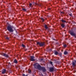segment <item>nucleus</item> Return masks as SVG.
Instances as JSON below:
<instances>
[{
    "label": "nucleus",
    "instance_id": "obj_1",
    "mask_svg": "<svg viewBox=\"0 0 76 76\" xmlns=\"http://www.w3.org/2000/svg\"><path fill=\"white\" fill-rule=\"evenodd\" d=\"M34 66L36 69H38L39 70H42L43 72H45L46 70L44 67H41L40 65L38 63H36L34 64Z\"/></svg>",
    "mask_w": 76,
    "mask_h": 76
},
{
    "label": "nucleus",
    "instance_id": "obj_2",
    "mask_svg": "<svg viewBox=\"0 0 76 76\" xmlns=\"http://www.w3.org/2000/svg\"><path fill=\"white\" fill-rule=\"evenodd\" d=\"M7 29L10 32H12L13 31V27L12 26H8L7 27Z\"/></svg>",
    "mask_w": 76,
    "mask_h": 76
},
{
    "label": "nucleus",
    "instance_id": "obj_3",
    "mask_svg": "<svg viewBox=\"0 0 76 76\" xmlns=\"http://www.w3.org/2000/svg\"><path fill=\"white\" fill-rule=\"evenodd\" d=\"M37 44L38 45H39L40 47H42V46H43V45H44V43H40L39 42H38Z\"/></svg>",
    "mask_w": 76,
    "mask_h": 76
},
{
    "label": "nucleus",
    "instance_id": "obj_4",
    "mask_svg": "<svg viewBox=\"0 0 76 76\" xmlns=\"http://www.w3.org/2000/svg\"><path fill=\"white\" fill-rule=\"evenodd\" d=\"M70 33L71 35L72 36H75V35H76V34L74 33L73 31H70Z\"/></svg>",
    "mask_w": 76,
    "mask_h": 76
},
{
    "label": "nucleus",
    "instance_id": "obj_5",
    "mask_svg": "<svg viewBox=\"0 0 76 76\" xmlns=\"http://www.w3.org/2000/svg\"><path fill=\"white\" fill-rule=\"evenodd\" d=\"M35 58V57L33 56H32L31 57V58H30V60L31 61H35V59H34V58Z\"/></svg>",
    "mask_w": 76,
    "mask_h": 76
},
{
    "label": "nucleus",
    "instance_id": "obj_6",
    "mask_svg": "<svg viewBox=\"0 0 76 76\" xmlns=\"http://www.w3.org/2000/svg\"><path fill=\"white\" fill-rule=\"evenodd\" d=\"M76 60L72 62V64L74 67H75V66H76Z\"/></svg>",
    "mask_w": 76,
    "mask_h": 76
},
{
    "label": "nucleus",
    "instance_id": "obj_7",
    "mask_svg": "<svg viewBox=\"0 0 76 76\" xmlns=\"http://www.w3.org/2000/svg\"><path fill=\"white\" fill-rule=\"evenodd\" d=\"M49 69L51 72H53L54 71V68L53 67L50 68Z\"/></svg>",
    "mask_w": 76,
    "mask_h": 76
},
{
    "label": "nucleus",
    "instance_id": "obj_8",
    "mask_svg": "<svg viewBox=\"0 0 76 76\" xmlns=\"http://www.w3.org/2000/svg\"><path fill=\"white\" fill-rule=\"evenodd\" d=\"M2 56H4L6 57H9V56L8 55H7L4 53H2Z\"/></svg>",
    "mask_w": 76,
    "mask_h": 76
},
{
    "label": "nucleus",
    "instance_id": "obj_9",
    "mask_svg": "<svg viewBox=\"0 0 76 76\" xmlns=\"http://www.w3.org/2000/svg\"><path fill=\"white\" fill-rule=\"evenodd\" d=\"M6 69H3L2 70V74H4V73H6Z\"/></svg>",
    "mask_w": 76,
    "mask_h": 76
},
{
    "label": "nucleus",
    "instance_id": "obj_10",
    "mask_svg": "<svg viewBox=\"0 0 76 76\" xmlns=\"http://www.w3.org/2000/svg\"><path fill=\"white\" fill-rule=\"evenodd\" d=\"M68 54L67 52L65 51L64 52V55H67Z\"/></svg>",
    "mask_w": 76,
    "mask_h": 76
},
{
    "label": "nucleus",
    "instance_id": "obj_11",
    "mask_svg": "<svg viewBox=\"0 0 76 76\" xmlns=\"http://www.w3.org/2000/svg\"><path fill=\"white\" fill-rule=\"evenodd\" d=\"M14 63H18V61H17V60H16V59H15V60H14Z\"/></svg>",
    "mask_w": 76,
    "mask_h": 76
},
{
    "label": "nucleus",
    "instance_id": "obj_12",
    "mask_svg": "<svg viewBox=\"0 0 76 76\" xmlns=\"http://www.w3.org/2000/svg\"><path fill=\"white\" fill-rule=\"evenodd\" d=\"M61 26L62 27H63V28H64V24H61Z\"/></svg>",
    "mask_w": 76,
    "mask_h": 76
},
{
    "label": "nucleus",
    "instance_id": "obj_13",
    "mask_svg": "<svg viewBox=\"0 0 76 76\" xmlns=\"http://www.w3.org/2000/svg\"><path fill=\"white\" fill-rule=\"evenodd\" d=\"M55 55H57V54H58V52L57 51H55Z\"/></svg>",
    "mask_w": 76,
    "mask_h": 76
},
{
    "label": "nucleus",
    "instance_id": "obj_14",
    "mask_svg": "<svg viewBox=\"0 0 76 76\" xmlns=\"http://www.w3.org/2000/svg\"><path fill=\"white\" fill-rule=\"evenodd\" d=\"M45 28L46 29H47V28H48V27H47V25H45Z\"/></svg>",
    "mask_w": 76,
    "mask_h": 76
},
{
    "label": "nucleus",
    "instance_id": "obj_15",
    "mask_svg": "<svg viewBox=\"0 0 76 76\" xmlns=\"http://www.w3.org/2000/svg\"><path fill=\"white\" fill-rule=\"evenodd\" d=\"M61 21H62V22H63L64 23V22H66V21L63 20H62Z\"/></svg>",
    "mask_w": 76,
    "mask_h": 76
},
{
    "label": "nucleus",
    "instance_id": "obj_16",
    "mask_svg": "<svg viewBox=\"0 0 76 76\" xmlns=\"http://www.w3.org/2000/svg\"><path fill=\"white\" fill-rule=\"evenodd\" d=\"M28 73H31V70H30V69H29L28 70Z\"/></svg>",
    "mask_w": 76,
    "mask_h": 76
},
{
    "label": "nucleus",
    "instance_id": "obj_17",
    "mask_svg": "<svg viewBox=\"0 0 76 76\" xmlns=\"http://www.w3.org/2000/svg\"><path fill=\"white\" fill-rule=\"evenodd\" d=\"M41 19L42 20L43 22H44V20H45L42 18H41Z\"/></svg>",
    "mask_w": 76,
    "mask_h": 76
},
{
    "label": "nucleus",
    "instance_id": "obj_18",
    "mask_svg": "<svg viewBox=\"0 0 76 76\" xmlns=\"http://www.w3.org/2000/svg\"><path fill=\"white\" fill-rule=\"evenodd\" d=\"M23 10L24 11H25V12H26V9H25L24 8L23 9Z\"/></svg>",
    "mask_w": 76,
    "mask_h": 76
},
{
    "label": "nucleus",
    "instance_id": "obj_19",
    "mask_svg": "<svg viewBox=\"0 0 76 76\" xmlns=\"http://www.w3.org/2000/svg\"><path fill=\"white\" fill-rule=\"evenodd\" d=\"M67 46V45H66V44H65L64 45V47H66Z\"/></svg>",
    "mask_w": 76,
    "mask_h": 76
},
{
    "label": "nucleus",
    "instance_id": "obj_20",
    "mask_svg": "<svg viewBox=\"0 0 76 76\" xmlns=\"http://www.w3.org/2000/svg\"><path fill=\"white\" fill-rule=\"evenodd\" d=\"M22 46L23 47H25V45H23V44H22Z\"/></svg>",
    "mask_w": 76,
    "mask_h": 76
},
{
    "label": "nucleus",
    "instance_id": "obj_21",
    "mask_svg": "<svg viewBox=\"0 0 76 76\" xmlns=\"http://www.w3.org/2000/svg\"><path fill=\"white\" fill-rule=\"evenodd\" d=\"M29 6L30 7H31V6H32V4H30Z\"/></svg>",
    "mask_w": 76,
    "mask_h": 76
},
{
    "label": "nucleus",
    "instance_id": "obj_22",
    "mask_svg": "<svg viewBox=\"0 0 76 76\" xmlns=\"http://www.w3.org/2000/svg\"><path fill=\"white\" fill-rule=\"evenodd\" d=\"M50 64H53V62L51 61H50Z\"/></svg>",
    "mask_w": 76,
    "mask_h": 76
},
{
    "label": "nucleus",
    "instance_id": "obj_23",
    "mask_svg": "<svg viewBox=\"0 0 76 76\" xmlns=\"http://www.w3.org/2000/svg\"><path fill=\"white\" fill-rule=\"evenodd\" d=\"M6 39H9V38H8V37H7L6 38Z\"/></svg>",
    "mask_w": 76,
    "mask_h": 76
},
{
    "label": "nucleus",
    "instance_id": "obj_24",
    "mask_svg": "<svg viewBox=\"0 0 76 76\" xmlns=\"http://www.w3.org/2000/svg\"><path fill=\"white\" fill-rule=\"evenodd\" d=\"M61 13H62L63 14H64V12H61Z\"/></svg>",
    "mask_w": 76,
    "mask_h": 76
},
{
    "label": "nucleus",
    "instance_id": "obj_25",
    "mask_svg": "<svg viewBox=\"0 0 76 76\" xmlns=\"http://www.w3.org/2000/svg\"><path fill=\"white\" fill-rule=\"evenodd\" d=\"M25 76V74H23V76Z\"/></svg>",
    "mask_w": 76,
    "mask_h": 76
},
{
    "label": "nucleus",
    "instance_id": "obj_26",
    "mask_svg": "<svg viewBox=\"0 0 76 76\" xmlns=\"http://www.w3.org/2000/svg\"><path fill=\"white\" fill-rule=\"evenodd\" d=\"M50 9H51L50 8L49 9V10H50Z\"/></svg>",
    "mask_w": 76,
    "mask_h": 76
},
{
    "label": "nucleus",
    "instance_id": "obj_27",
    "mask_svg": "<svg viewBox=\"0 0 76 76\" xmlns=\"http://www.w3.org/2000/svg\"><path fill=\"white\" fill-rule=\"evenodd\" d=\"M54 39V40H55V39Z\"/></svg>",
    "mask_w": 76,
    "mask_h": 76
}]
</instances>
